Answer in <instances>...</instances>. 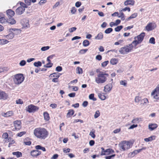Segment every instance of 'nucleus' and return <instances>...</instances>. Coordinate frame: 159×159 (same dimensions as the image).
Wrapping results in <instances>:
<instances>
[{"mask_svg": "<svg viewBox=\"0 0 159 159\" xmlns=\"http://www.w3.org/2000/svg\"><path fill=\"white\" fill-rule=\"evenodd\" d=\"M26 63L25 61L23 60L21 61L19 64L20 66H23L25 65Z\"/></svg>", "mask_w": 159, "mask_h": 159, "instance_id": "680f3d73", "label": "nucleus"}, {"mask_svg": "<svg viewBox=\"0 0 159 159\" xmlns=\"http://www.w3.org/2000/svg\"><path fill=\"white\" fill-rule=\"evenodd\" d=\"M28 139L30 140V139L28 138L25 139L24 140V143L25 145H30L31 144V142L29 140L28 141Z\"/></svg>", "mask_w": 159, "mask_h": 159, "instance_id": "72a5a7b5", "label": "nucleus"}, {"mask_svg": "<svg viewBox=\"0 0 159 159\" xmlns=\"http://www.w3.org/2000/svg\"><path fill=\"white\" fill-rule=\"evenodd\" d=\"M115 156H116V154H113L111 156L106 157L105 159H111L112 158H113L114 157H115Z\"/></svg>", "mask_w": 159, "mask_h": 159, "instance_id": "0e129e2a", "label": "nucleus"}, {"mask_svg": "<svg viewBox=\"0 0 159 159\" xmlns=\"http://www.w3.org/2000/svg\"><path fill=\"white\" fill-rule=\"evenodd\" d=\"M134 47L132 43H131L120 48L119 52L122 54H127L132 51Z\"/></svg>", "mask_w": 159, "mask_h": 159, "instance_id": "20e7f679", "label": "nucleus"}, {"mask_svg": "<svg viewBox=\"0 0 159 159\" xmlns=\"http://www.w3.org/2000/svg\"><path fill=\"white\" fill-rule=\"evenodd\" d=\"M108 63L109 61H105L102 63V67H105L108 64Z\"/></svg>", "mask_w": 159, "mask_h": 159, "instance_id": "603ef678", "label": "nucleus"}, {"mask_svg": "<svg viewBox=\"0 0 159 159\" xmlns=\"http://www.w3.org/2000/svg\"><path fill=\"white\" fill-rule=\"evenodd\" d=\"M102 151L101 152V155H109L110 154L113 153L114 152V151L111 149H108L105 150L104 148H101Z\"/></svg>", "mask_w": 159, "mask_h": 159, "instance_id": "9b49d317", "label": "nucleus"}, {"mask_svg": "<svg viewBox=\"0 0 159 159\" xmlns=\"http://www.w3.org/2000/svg\"><path fill=\"white\" fill-rule=\"evenodd\" d=\"M39 109L38 107L35 106L33 104L29 105L27 108L26 109V111L29 113L34 112L38 111Z\"/></svg>", "mask_w": 159, "mask_h": 159, "instance_id": "0eeeda50", "label": "nucleus"}, {"mask_svg": "<svg viewBox=\"0 0 159 159\" xmlns=\"http://www.w3.org/2000/svg\"><path fill=\"white\" fill-rule=\"evenodd\" d=\"M110 63L112 65L116 64L118 62V60L115 58H112L110 61Z\"/></svg>", "mask_w": 159, "mask_h": 159, "instance_id": "473e14b6", "label": "nucleus"}, {"mask_svg": "<svg viewBox=\"0 0 159 159\" xmlns=\"http://www.w3.org/2000/svg\"><path fill=\"white\" fill-rule=\"evenodd\" d=\"M6 12L8 18H12L15 14L14 11L11 9H8L7 10Z\"/></svg>", "mask_w": 159, "mask_h": 159, "instance_id": "dca6fc26", "label": "nucleus"}, {"mask_svg": "<svg viewBox=\"0 0 159 159\" xmlns=\"http://www.w3.org/2000/svg\"><path fill=\"white\" fill-rule=\"evenodd\" d=\"M83 44L84 47L88 46L89 44V41L88 40H85L83 42Z\"/></svg>", "mask_w": 159, "mask_h": 159, "instance_id": "4c0bfd02", "label": "nucleus"}, {"mask_svg": "<svg viewBox=\"0 0 159 159\" xmlns=\"http://www.w3.org/2000/svg\"><path fill=\"white\" fill-rule=\"evenodd\" d=\"M137 153L136 152V150H135L133 152H132L130 153L129 154V155L131 157H133L135 155L137 154Z\"/></svg>", "mask_w": 159, "mask_h": 159, "instance_id": "864d4df0", "label": "nucleus"}, {"mask_svg": "<svg viewBox=\"0 0 159 159\" xmlns=\"http://www.w3.org/2000/svg\"><path fill=\"white\" fill-rule=\"evenodd\" d=\"M123 27L122 25H120L117 26L115 28V30L116 32H119L123 28Z\"/></svg>", "mask_w": 159, "mask_h": 159, "instance_id": "79ce46f5", "label": "nucleus"}, {"mask_svg": "<svg viewBox=\"0 0 159 159\" xmlns=\"http://www.w3.org/2000/svg\"><path fill=\"white\" fill-rule=\"evenodd\" d=\"M134 101L137 103H139L140 102L141 103L142 102L141 97L139 96H136L134 98Z\"/></svg>", "mask_w": 159, "mask_h": 159, "instance_id": "bb28decb", "label": "nucleus"}, {"mask_svg": "<svg viewBox=\"0 0 159 159\" xmlns=\"http://www.w3.org/2000/svg\"><path fill=\"white\" fill-rule=\"evenodd\" d=\"M41 152L38 150H33L30 152V155L33 157H37L41 154Z\"/></svg>", "mask_w": 159, "mask_h": 159, "instance_id": "f8f14e48", "label": "nucleus"}, {"mask_svg": "<svg viewBox=\"0 0 159 159\" xmlns=\"http://www.w3.org/2000/svg\"><path fill=\"white\" fill-rule=\"evenodd\" d=\"M60 74L58 73H54L50 75L49 77H54L55 78H59Z\"/></svg>", "mask_w": 159, "mask_h": 159, "instance_id": "393cba45", "label": "nucleus"}, {"mask_svg": "<svg viewBox=\"0 0 159 159\" xmlns=\"http://www.w3.org/2000/svg\"><path fill=\"white\" fill-rule=\"evenodd\" d=\"M75 113V111L73 109H70L68 111V112L66 116L67 118L71 117Z\"/></svg>", "mask_w": 159, "mask_h": 159, "instance_id": "aec40b11", "label": "nucleus"}, {"mask_svg": "<svg viewBox=\"0 0 159 159\" xmlns=\"http://www.w3.org/2000/svg\"><path fill=\"white\" fill-rule=\"evenodd\" d=\"M13 113L12 111H8L6 113H4L3 116L6 117H8L13 116Z\"/></svg>", "mask_w": 159, "mask_h": 159, "instance_id": "412c9836", "label": "nucleus"}, {"mask_svg": "<svg viewBox=\"0 0 159 159\" xmlns=\"http://www.w3.org/2000/svg\"><path fill=\"white\" fill-rule=\"evenodd\" d=\"M25 10L24 7H19L16 10V13L18 15H21L25 12Z\"/></svg>", "mask_w": 159, "mask_h": 159, "instance_id": "2eb2a0df", "label": "nucleus"}, {"mask_svg": "<svg viewBox=\"0 0 159 159\" xmlns=\"http://www.w3.org/2000/svg\"><path fill=\"white\" fill-rule=\"evenodd\" d=\"M98 96L102 100H104L106 98V97L103 93H99Z\"/></svg>", "mask_w": 159, "mask_h": 159, "instance_id": "2f4dec72", "label": "nucleus"}, {"mask_svg": "<svg viewBox=\"0 0 159 159\" xmlns=\"http://www.w3.org/2000/svg\"><path fill=\"white\" fill-rule=\"evenodd\" d=\"M34 134L37 139L44 140L48 136L49 132L47 129L43 127H38L34 130Z\"/></svg>", "mask_w": 159, "mask_h": 159, "instance_id": "f257e3e1", "label": "nucleus"}, {"mask_svg": "<svg viewBox=\"0 0 159 159\" xmlns=\"http://www.w3.org/2000/svg\"><path fill=\"white\" fill-rule=\"evenodd\" d=\"M103 37V34L101 32H100L95 37V39L97 40H100L102 39Z\"/></svg>", "mask_w": 159, "mask_h": 159, "instance_id": "cd10ccee", "label": "nucleus"}, {"mask_svg": "<svg viewBox=\"0 0 159 159\" xmlns=\"http://www.w3.org/2000/svg\"><path fill=\"white\" fill-rule=\"evenodd\" d=\"M9 70V68L7 67H0V73L2 72H6Z\"/></svg>", "mask_w": 159, "mask_h": 159, "instance_id": "a878e982", "label": "nucleus"}, {"mask_svg": "<svg viewBox=\"0 0 159 159\" xmlns=\"http://www.w3.org/2000/svg\"><path fill=\"white\" fill-rule=\"evenodd\" d=\"M112 87V84H109L105 86L104 90L106 92H108L111 90Z\"/></svg>", "mask_w": 159, "mask_h": 159, "instance_id": "a211bd4d", "label": "nucleus"}, {"mask_svg": "<svg viewBox=\"0 0 159 159\" xmlns=\"http://www.w3.org/2000/svg\"><path fill=\"white\" fill-rule=\"evenodd\" d=\"M7 22V20L5 17H2L0 18V23L2 24H5Z\"/></svg>", "mask_w": 159, "mask_h": 159, "instance_id": "f704fd0d", "label": "nucleus"}, {"mask_svg": "<svg viewBox=\"0 0 159 159\" xmlns=\"http://www.w3.org/2000/svg\"><path fill=\"white\" fill-rule=\"evenodd\" d=\"M8 98V95L2 91H0V99L6 100Z\"/></svg>", "mask_w": 159, "mask_h": 159, "instance_id": "4468645a", "label": "nucleus"}, {"mask_svg": "<svg viewBox=\"0 0 159 159\" xmlns=\"http://www.w3.org/2000/svg\"><path fill=\"white\" fill-rule=\"evenodd\" d=\"M100 115V112L99 110L97 111L94 115V117L95 118H96L98 117Z\"/></svg>", "mask_w": 159, "mask_h": 159, "instance_id": "a18cd8bd", "label": "nucleus"}, {"mask_svg": "<svg viewBox=\"0 0 159 159\" xmlns=\"http://www.w3.org/2000/svg\"><path fill=\"white\" fill-rule=\"evenodd\" d=\"M156 136L155 135L152 136L148 138H146L144 139V140L146 142H148L152 141L153 140H155L156 138Z\"/></svg>", "mask_w": 159, "mask_h": 159, "instance_id": "4be33fe9", "label": "nucleus"}, {"mask_svg": "<svg viewBox=\"0 0 159 159\" xmlns=\"http://www.w3.org/2000/svg\"><path fill=\"white\" fill-rule=\"evenodd\" d=\"M108 76V74L103 73L102 72H100L95 78V82L98 84L104 83L107 80V78Z\"/></svg>", "mask_w": 159, "mask_h": 159, "instance_id": "f03ea898", "label": "nucleus"}, {"mask_svg": "<svg viewBox=\"0 0 159 159\" xmlns=\"http://www.w3.org/2000/svg\"><path fill=\"white\" fill-rule=\"evenodd\" d=\"M62 67L61 66H58L56 67V70L57 71L60 72L62 70Z\"/></svg>", "mask_w": 159, "mask_h": 159, "instance_id": "13d9d810", "label": "nucleus"}, {"mask_svg": "<svg viewBox=\"0 0 159 159\" xmlns=\"http://www.w3.org/2000/svg\"><path fill=\"white\" fill-rule=\"evenodd\" d=\"M25 3L26 4H25L22 2H20V7H23L25 9V8L27 7V6L30 5V3L31 2H32L33 3H34L36 2V1H29V2H28V1H25Z\"/></svg>", "mask_w": 159, "mask_h": 159, "instance_id": "ddd939ff", "label": "nucleus"}, {"mask_svg": "<svg viewBox=\"0 0 159 159\" xmlns=\"http://www.w3.org/2000/svg\"><path fill=\"white\" fill-rule=\"evenodd\" d=\"M89 98L90 99H92L94 101L96 100V98H94V94H91L89 95Z\"/></svg>", "mask_w": 159, "mask_h": 159, "instance_id": "6e6d98bb", "label": "nucleus"}, {"mask_svg": "<svg viewBox=\"0 0 159 159\" xmlns=\"http://www.w3.org/2000/svg\"><path fill=\"white\" fill-rule=\"evenodd\" d=\"M142 102L141 103V104H147L148 102V101L147 98H144L142 99Z\"/></svg>", "mask_w": 159, "mask_h": 159, "instance_id": "8fccbe9b", "label": "nucleus"}, {"mask_svg": "<svg viewBox=\"0 0 159 159\" xmlns=\"http://www.w3.org/2000/svg\"><path fill=\"white\" fill-rule=\"evenodd\" d=\"M12 154L13 155L16 156L17 158L20 157L22 156V153L19 151L13 152Z\"/></svg>", "mask_w": 159, "mask_h": 159, "instance_id": "c756f323", "label": "nucleus"}, {"mask_svg": "<svg viewBox=\"0 0 159 159\" xmlns=\"http://www.w3.org/2000/svg\"><path fill=\"white\" fill-rule=\"evenodd\" d=\"M21 122L20 120H16L13 122L14 128L12 129L13 131H17L20 130L21 127Z\"/></svg>", "mask_w": 159, "mask_h": 159, "instance_id": "6e6552de", "label": "nucleus"}, {"mask_svg": "<svg viewBox=\"0 0 159 159\" xmlns=\"http://www.w3.org/2000/svg\"><path fill=\"white\" fill-rule=\"evenodd\" d=\"M158 125L156 123H150L148 125V129L152 131L158 127Z\"/></svg>", "mask_w": 159, "mask_h": 159, "instance_id": "f3484780", "label": "nucleus"}, {"mask_svg": "<svg viewBox=\"0 0 159 159\" xmlns=\"http://www.w3.org/2000/svg\"><path fill=\"white\" fill-rule=\"evenodd\" d=\"M7 22L11 25L15 24L16 23V21L12 18H9L7 20Z\"/></svg>", "mask_w": 159, "mask_h": 159, "instance_id": "b1692460", "label": "nucleus"}, {"mask_svg": "<svg viewBox=\"0 0 159 159\" xmlns=\"http://www.w3.org/2000/svg\"><path fill=\"white\" fill-rule=\"evenodd\" d=\"M76 11V8L75 7H72L71 8V13L73 14H75Z\"/></svg>", "mask_w": 159, "mask_h": 159, "instance_id": "338daca9", "label": "nucleus"}, {"mask_svg": "<svg viewBox=\"0 0 159 159\" xmlns=\"http://www.w3.org/2000/svg\"><path fill=\"white\" fill-rule=\"evenodd\" d=\"M53 63L52 62H48L44 66L47 68H50L52 67L53 66Z\"/></svg>", "mask_w": 159, "mask_h": 159, "instance_id": "49530a36", "label": "nucleus"}, {"mask_svg": "<svg viewBox=\"0 0 159 159\" xmlns=\"http://www.w3.org/2000/svg\"><path fill=\"white\" fill-rule=\"evenodd\" d=\"M24 77L22 74H19L16 75L14 76L13 80L16 84H20L24 80Z\"/></svg>", "mask_w": 159, "mask_h": 159, "instance_id": "423d86ee", "label": "nucleus"}, {"mask_svg": "<svg viewBox=\"0 0 159 159\" xmlns=\"http://www.w3.org/2000/svg\"><path fill=\"white\" fill-rule=\"evenodd\" d=\"M146 149V147H143L142 148L138 150H135L137 154L141 152L142 150H145Z\"/></svg>", "mask_w": 159, "mask_h": 159, "instance_id": "4d7b16f0", "label": "nucleus"}, {"mask_svg": "<svg viewBox=\"0 0 159 159\" xmlns=\"http://www.w3.org/2000/svg\"><path fill=\"white\" fill-rule=\"evenodd\" d=\"M43 116L44 120L46 121H48L49 120L50 117L49 116V114L48 113L45 111L43 113Z\"/></svg>", "mask_w": 159, "mask_h": 159, "instance_id": "5701e85b", "label": "nucleus"}, {"mask_svg": "<svg viewBox=\"0 0 159 159\" xmlns=\"http://www.w3.org/2000/svg\"><path fill=\"white\" fill-rule=\"evenodd\" d=\"M137 13H134L132 14L129 17L126 19V20L128 21L130 20L131 19L137 17Z\"/></svg>", "mask_w": 159, "mask_h": 159, "instance_id": "c9c22d12", "label": "nucleus"}, {"mask_svg": "<svg viewBox=\"0 0 159 159\" xmlns=\"http://www.w3.org/2000/svg\"><path fill=\"white\" fill-rule=\"evenodd\" d=\"M42 63L40 61L34 62V65L36 67L40 66H42Z\"/></svg>", "mask_w": 159, "mask_h": 159, "instance_id": "ea45409f", "label": "nucleus"}, {"mask_svg": "<svg viewBox=\"0 0 159 159\" xmlns=\"http://www.w3.org/2000/svg\"><path fill=\"white\" fill-rule=\"evenodd\" d=\"M113 31V29L111 28H108L105 31V33L106 34H108L110 33L111 32H112Z\"/></svg>", "mask_w": 159, "mask_h": 159, "instance_id": "c03bdc74", "label": "nucleus"}, {"mask_svg": "<svg viewBox=\"0 0 159 159\" xmlns=\"http://www.w3.org/2000/svg\"><path fill=\"white\" fill-rule=\"evenodd\" d=\"M134 3V1H125L124 2V4L125 6L128 5H133Z\"/></svg>", "mask_w": 159, "mask_h": 159, "instance_id": "c85d7f7f", "label": "nucleus"}, {"mask_svg": "<svg viewBox=\"0 0 159 159\" xmlns=\"http://www.w3.org/2000/svg\"><path fill=\"white\" fill-rule=\"evenodd\" d=\"M88 50V49H81L79 53L81 54H83L85 53Z\"/></svg>", "mask_w": 159, "mask_h": 159, "instance_id": "3c124183", "label": "nucleus"}, {"mask_svg": "<svg viewBox=\"0 0 159 159\" xmlns=\"http://www.w3.org/2000/svg\"><path fill=\"white\" fill-rule=\"evenodd\" d=\"M14 34L13 32L10 33L9 34L5 36L6 38L8 39H13L14 37Z\"/></svg>", "mask_w": 159, "mask_h": 159, "instance_id": "7c9ffc66", "label": "nucleus"}, {"mask_svg": "<svg viewBox=\"0 0 159 159\" xmlns=\"http://www.w3.org/2000/svg\"><path fill=\"white\" fill-rule=\"evenodd\" d=\"M157 25L155 22H149L145 27V29L148 31H149L155 29Z\"/></svg>", "mask_w": 159, "mask_h": 159, "instance_id": "1a4fd4ad", "label": "nucleus"}, {"mask_svg": "<svg viewBox=\"0 0 159 159\" xmlns=\"http://www.w3.org/2000/svg\"><path fill=\"white\" fill-rule=\"evenodd\" d=\"M149 42L150 43L154 44L155 43V39L154 37L151 38L149 40Z\"/></svg>", "mask_w": 159, "mask_h": 159, "instance_id": "de8ad7c7", "label": "nucleus"}, {"mask_svg": "<svg viewBox=\"0 0 159 159\" xmlns=\"http://www.w3.org/2000/svg\"><path fill=\"white\" fill-rule=\"evenodd\" d=\"M133 144L130 142L128 141H123L119 144V146L121 148V151H125L130 148L132 146Z\"/></svg>", "mask_w": 159, "mask_h": 159, "instance_id": "39448f33", "label": "nucleus"}, {"mask_svg": "<svg viewBox=\"0 0 159 159\" xmlns=\"http://www.w3.org/2000/svg\"><path fill=\"white\" fill-rule=\"evenodd\" d=\"M26 133V132L25 131H22L19 133H18L17 134V136H18L20 137H21L23 135L25 134Z\"/></svg>", "mask_w": 159, "mask_h": 159, "instance_id": "09e8293b", "label": "nucleus"}, {"mask_svg": "<svg viewBox=\"0 0 159 159\" xmlns=\"http://www.w3.org/2000/svg\"><path fill=\"white\" fill-rule=\"evenodd\" d=\"M151 95L153 96L154 98L159 100V84L151 93Z\"/></svg>", "mask_w": 159, "mask_h": 159, "instance_id": "9d476101", "label": "nucleus"}, {"mask_svg": "<svg viewBox=\"0 0 159 159\" xmlns=\"http://www.w3.org/2000/svg\"><path fill=\"white\" fill-rule=\"evenodd\" d=\"M50 47L48 46L43 47L41 48V50L42 51H45L48 49Z\"/></svg>", "mask_w": 159, "mask_h": 159, "instance_id": "5fc2aeb1", "label": "nucleus"}, {"mask_svg": "<svg viewBox=\"0 0 159 159\" xmlns=\"http://www.w3.org/2000/svg\"><path fill=\"white\" fill-rule=\"evenodd\" d=\"M76 30V28L75 27H72L69 29V31L70 33H72Z\"/></svg>", "mask_w": 159, "mask_h": 159, "instance_id": "bf43d9fd", "label": "nucleus"}, {"mask_svg": "<svg viewBox=\"0 0 159 159\" xmlns=\"http://www.w3.org/2000/svg\"><path fill=\"white\" fill-rule=\"evenodd\" d=\"M96 59L98 61H100L102 59V57L100 55H98L96 57Z\"/></svg>", "mask_w": 159, "mask_h": 159, "instance_id": "69168bd1", "label": "nucleus"}, {"mask_svg": "<svg viewBox=\"0 0 159 159\" xmlns=\"http://www.w3.org/2000/svg\"><path fill=\"white\" fill-rule=\"evenodd\" d=\"M95 130L93 129L91 131L89 134V135L91 136L94 139L95 138L96 135L95 134Z\"/></svg>", "mask_w": 159, "mask_h": 159, "instance_id": "e433bc0d", "label": "nucleus"}, {"mask_svg": "<svg viewBox=\"0 0 159 159\" xmlns=\"http://www.w3.org/2000/svg\"><path fill=\"white\" fill-rule=\"evenodd\" d=\"M16 103L17 104H22L23 103V101L22 99H19L16 101Z\"/></svg>", "mask_w": 159, "mask_h": 159, "instance_id": "052dcab7", "label": "nucleus"}, {"mask_svg": "<svg viewBox=\"0 0 159 159\" xmlns=\"http://www.w3.org/2000/svg\"><path fill=\"white\" fill-rule=\"evenodd\" d=\"M77 73L81 74L83 73V70L80 67H78L76 69Z\"/></svg>", "mask_w": 159, "mask_h": 159, "instance_id": "58836bf2", "label": "nucleus"}, {"mask_svg": "<svg viewBox=\"0 0 159 159\" xmlns=\"http://www.w3.org/2000/svg\"><path fill=\"white\" fill-rule=\"evenodd\" d=\"M0 43L2 44H6L9 42V41L6 39H0Z\"/></svg>", "mask_w": 159, "mask_h": 159, "instance_id": "37998d69", "label": "nucleus"}, {"mask_svg": "<svg viewBox=\"0 0 159 159\" xmlns=\"http://www.w3.org/2000/svg\"><path fill=\"white\" fill-rule=\"evenodd\" d=\"M58 157V155L57 154H54L51 158V159H57Z\"/></svg>", "mask_w": 159, "mask_h": 159, "instance_id": "774afa93", "label": "nucleus"}, {"mask_svg": "<svg viewBox=\"0 0 159 159\" xmlns=\"http://www.w3.org/2000/svg\"><path fill=\"white\" fill-rule=\"evenodd\" d=\"M145 36V33L142 32L139 35L134 37V40L131 43H132L134 47L136 48L138 44H140L143 41Z\"/></svg>", "mask_w": 159, "mask_h": 159, "instance_id": "7ed1b4c3", "label": "nucleus"}, {"mask_svg": "<svg viewBox=\"0 0 159 159\" xmlns=\"http://www.w3.org/2000/svg\"><path fill=\"white\" fill-rule=\"evenodd\" d=\"M120 83L121 85H123L124 86H127V81L126 80H124L120 81Z\"/></svg>", "mask_w": 159, "mask_h": 159, "instance_id": "a19ab883", "label": "nucleus"}, {"mask_svg": "<svg viewBox=\"0 0 159 159\" xmlns=\"http://www.w3.org/2000/svg\"><path fill=\"white\" fill-rule=\"evenodd\" d=\"M70 149L69 148H68L67 149L64 148L63 149V151L64 153H66L67 152H70Z\"/></svg>", "mask_w": 159, "mask_h": 159, "instance_id": "e2e57ef3", "label": "nucleus"}, {"mask_svg": "<svg viewBox=\"0 0 159 159\" xmlns=\"http://www.w3.org/2000/svg\"><path fill=\"white\" fill-rule=\"evenodd\" d=\"M2 138L5 139V141L6 142H8L10 140L12 139L11 137H8V134L7 133H4L2 135Z\"/></svg>", "mask_w": 159, "mask_h": 159, "instance_id": "6ab92c4d", "label": "nucleus"}]
</instances>
